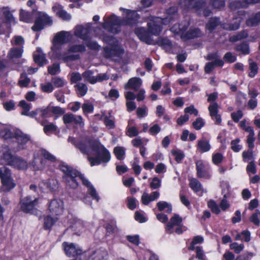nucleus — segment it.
<instances>
[{
    "instance_id": "10",
    "label": "nucleus",
    "mask_w": 260,
    "mask_h": 260,
    "mask_svg": "<svg viewBox=\"0 0 260 260\" xmlns=\"http://www.w3.org/2000/svg\"><path fill=\"white\" fill-rule=\"evenodd\" d=\"M41 158L35 157L31 163V165L35 171L42 170L44 169L46 166L47 161L54 162L56 161V157L45 150L41 151Z\"/></svg>"
},
{
    "instance_id": "36",
    "label": "nucleus",
    "mask_w": 260,
    "mask_h": 260,
    "mask_svg": "<svg viewBox=\"0 0 260 260\" xmlns=\"http://www.w3.org/2000/svg\"><path fill=\"white\" fill-rule=\"evenodd\" d=\"M49 112H51L56 115H60L64 113V111L59 107L49 106L47 109L42 111V116H46Z\"/></svg>"
},
{
    "instance_id": "18",
    "label": "nucleus",
    "mask_w": 260,
    "mask_h": 260,
    "mask_svg": "<svg viewBox=\"0 0 260 260\" xmlns=\"http://www.w3.org/2000/svg\"><path fill=\"white\" fill-rule=\"evenodd\" d=\"M37 203V199H32L30 196L26 197L21 201V209L24 212L34 213L35 207Z\"/></svg>"
},
{
    "instance_id": "2",
    "label": "nucleus",
    "mask_w": 260,
    "mask_h": 260,
    "mask_svg": "<svg viewBox=\"0 0 260 260\" xmlns=\"http://www.w3.org/2000/svg\"><path fill=\"white\" fill-rule=\"evenodd\" d=\"M176 8L172 7L167 10V16L164 19L151 17L150 21L148 22L149 31H146L144 28L139 27L135 30L136 35L142 41L148 44H152L153 41L151 35H158L161 31L162 24H168L173 19L177 17L176 14Z\"/></svg>"
},
{
    "instance_id": "49",
    "label": "nucleus",
    "mask_w": 260,
    "mask_h": 260,
    "mask_svg": "<svg viewBox=\"0 0 260 260\" xmlns=\"http://www.w3.org/2000/svg\"><path fill=\"white\" fill-rule=\"evenodd\" d=\"M51 82L55 87H61L63 86L66 83V81L60 77H56L52 79Z\"/></svg>"
},
{
    "instance_id": "14",
    "label": "nucleus",
    "mask_w": 260,
    "mask_h": 260,
    "mask_svg": "<svg viewBox=\"0 0 260 260\" xmlns=\"http://www.w3.org/2000/svg\"><path fill=\"white\" fill-rule=\"evenodd\" d=\"M197 175L200 178L208 179L211 176V169L209 165L202 160L196 162Z\"/></svg>"
},
{
    "instance_id": "42",
    "label": "nucleus",
    "mask_w": 260,
    "mask_h": 260,
    "mask_svg": "<svg viewBox=\"0 0 260 260\" xmlns=\"http://www.w3.org/2000/svg\"><path fill=\"white\" fill-rule=\"evenodd\" d=\"M22 48H13L10 50L8 56L10 59L20 58L22 56Z\"/></svg>"
},
{
    "instance_id": "44",
    "label": "nucleus",
    "mask_w": 260,
    "mask_h": 260,
    "mask_svg": "<svg viewBox=\"0 0 260 260\" xmlns=\"http://www.w3.org/2000/svg\"><path fill=\"white\" fill-rule=\"evenodd\" d=\"M41 124L44 126V132L47 135H49L51 133L55 132L57 128L56 125L52 123L45 124L43 122H42Z\"/></svg>"
},
{
    "instance_id": "8",
    "label": "nucleus",
    "mask_w": 260,
    "mask_h": 260,
    "mask_svg": "<svg viewBox=\"0 0 260 260\" xmlns=\"http://www.w3.org/2000/svg\"><path fill=\"white\" fill-rule=\"evenodd\" d=\"M103 40L110 45L104 48V56L107 58L117 60L120 58L124 53L123 48L119 44L117 40L111 36H104Z\"/></svg>"
},
{
    "instance_id": "13",
    "label": "nucleus",
    "mask_w": 260,
    "mask_h": 260,
    "mask_svg": "<svg viewBox=\"0 0 260 260\" xmlns=\"http://www.w3.org/2000/svg\"><path fill=\"white\" fill-rule=\"evenodd\" d=\"M182 219L177 214H175L170 219V221L167 224L166 228V232L168 234H171L174 232V228L177 226L175 232L180 234L182 233L183 230L181 224Z\"/></svg>"
},
{
    "instance_id": "17",
    "label": "nucleus",
    "mask_w": 260,
    "mask_h": 260,
    "mask_svg": "<svg viewBox=\"0 0 260 260\" xmlns=\"http://www.w3.org/2000/svg\"><path fill=\"white\" fill-rule=\"evenodd\" d=\"M48 209L52 215L59 216L62 214L64 210L63 202L60 199H54L49 203Z\"/></svg>"
},
{
    "instance_id": "55",
    "label": "nucleus",
    "mask_w": 260,
    "mask_h": 260,
    "mask_svg": "<svg viewBox=\"0 0 260 260\" xmlns=\"http://www.w3.org/2000/svg\"><path fill=\"white\" fill-rule=\"evenodd\" d=\"M20 19L21 21L25 22H30L31 21V18L30 14L23 10H21L20 12Z\"/></svg>"
},
{
    "instance_id": "52",
    "label": "nucleus",
    "mask_w": 260,
    "mask_h": 260,
    "mask_svg": "<svg viewBox=\"0 0 260 260\" xmlns=\"http://www.w3.org/2000/svg\"><path fill=\"white\" fill-rule=\"evenodd\" d=\"M41 88L44 92L50 93L54 90V86L52 82H47L45 84H41Z\"/></svg>"
},
{
    "instance_id": "35",
    "label": "nucleus",
    "mask_w": 260,
    "mask_h": 260,
    "mask_svg": "<svg viewBox=\"0 0 260 260\" xmlns=\"http://www.w3.org/2000/svg\"><path fill=\"white\" fill-rule=\"evenodd\" d=\"M248 63L249 70L248 76L250 78H253L258 73V67L257 64L251 58L248 59Z\"/></svg>"
},
{
    "instance_id": "23",
    "label": "nucleus",
    "mask_w": 260,
    "mask_h": 260,
    "mask_svg": "<svg viewBox=\"0 0 260 260\" xmlns=\"http://www.w3.org/2000/svg\"><path fill=\"white\" fill-rule=\"evenodd\" d=\"M88 255V260H107L108 257L107 251L103 248L90 251Z\"/></svg>"
},
{
    "instance_id": "1",
    "label": "nucleus",
    "mask_w": 260,
    "mask_h": 260,
    "mask_svg": "<svg viewBox=\"0 0 260 260\" xmlns=\"http://www.w3.org/2000/svg\"><path fill=\"white\" fill-rule=\"evenodd\" d=\"M68 141L74 144L83 154L87 155L91 166L106 164L111 159L110 152L98 141H77L70 137Z\"/></svg>"
},
{
    "instance_id": "12",
    "label": "nucleus",
    "mask_w": 260,
    "mask_h": 260,
    "mask_svg": "<svg viewBox=\"0 0 260 260\" xmlns=\"http://www.w3.org/2000/svg\"><path fill=\"white\" fill-rule=\"evenodd\" d=\"M0 178L5 190L9 191L15 186V183L11 177V171L8 168H0Z\"/></svg>"
},
{
    "instance_id": "38",
    "label": "nucleus",
    "mask_w": 260,
    "mask_h": 260,
    "mask_svg": "<svg viewBox=\"0 0 260 260\" xmlns=\"http://www.w3.org/2000/svg\"><path fill=\"white\" fill-rule=\"evenodd\" d=\"M58 218H53L50 215L46 216L44 219V228L46 230L50 229L52 226L56 222Z\"/></svg>"
},
{
    "instance_id": "22",
    "label": "nucleus",
    "mask_w": 260,
    "mask_h": 260,
    "mask_svg": "<svg viewBox=\"0 0 260 260\" xmlns=\"http://www.w3.org/2000/svg\"><path fill=\"white\" fill-rule=\"evenodd\" d=\"M57 58L66 62L67 66H71L70 62L79 59L80 56L78 54L73 53V51H70V48H68L67 51L57 55Z\"/></svg>"
},
{
    "instance_id": "59",
    "label": "nucleus",
    "mask_w": 260,
    "mask_h": 260,
    "mask_svg": "<svg viewBox=\"0 0 260 260\" xmlns=\"http://www.w3.org/2000/svg\"><path fill=\"white\" fill-rule=\"evenodd\" d=\"M208 206L212 210V212L215 214H219L220 212L218 206L213 200H210L208 202Z\"/></svg>"
},
{
    "instance_id": "33",
    "label": "nucleus",
    "mask_w": 260,
    "mask_h": 260,
    "mask_svg": "<svg viewBox=\"0 0 260 260\" xmlns=\"http://www.w3.org/2000/svg\"><path fill=\"white\" fill-rule=\"evenodd\" d=\"M103 120L106 127L109 129L114 128L115 126L114 117L111 115V113H109L108 115H103Z\"/></svg>"
},
{
    "instance_id": "29",
    "label": "nucleus",
    "mask_w": 260,
    "mask_h": 260,
    "mask_svg": "<svg viewBox=\"0 0 260 260\" xmlns=\"http://www.w3.org/2000/svg\"><path fill=\"white\" fill-rule=\"evenodd\" d=\"M229 193V186L228 184H225L222 186V194L223 195V199L221 201L220 203V207L221 209L225 211L230 207V204L228 202L226 198L228 197Z\"/></svg>"
},
{
    "instance_id": "58",
    "label": "nucleus",
    "mask_w": 260,
    "mask_h": 260,
    "mask_svg": "<svg viewBox=\"0 0 260 260\" xmlns=\"http://www.w3.org/2000/svg\"><path fill=\"white\" fill-rule=\"evenodd\" d=\"M172 155L175 157V160L178 162H180L184 157L183 152L179 150H173L172 151Z\"/></svg>"
},
{
    "instance_id": "15",
    "label": "nucleus",
    "mask_w": 260,
    "mask_h": 260,
    "mask_svg": "<svg viewBox=\"0 0 260 260\" xmlns=\"http://www.w3.org/2000/svg\"><path fill=\"white\" fill-rule=\"evenodd\" d=\"M2 14H3L8 23L10 24H15L16 23L15 18L10 11V9L8 7H0V35L5 32V23Z\"/></svg>"
},
{
    "instance_id": "16",
    "label": "nucleus",
    "mask_w": 260,
    "mask_h": 260,
    "mask_svg": "<svg viewBox=\"0 0 260 260\" xmlns=\"http://www.w3.org/2000/svg\"><path fill=\"white\" fill-rule=\"evenodd\" d=\"M52 22V19L45 13L38 12L37 18L35 25L32 27V29L34 31H39L43 29L44 25L51 24Z\"/></svg>"
},
{
    "instance_id": "39",
    "label": "nucleus",
    "mask_w": 260,
    "mask_h": 260,
    "mask_svg": "<svg viewBox=\"0 0 260 260\" xmlns=\"http://www.w3.org/2000/svg\"><path fill=\"white\" fill-rule=\"evenodd\" d=\"M260 23V12L251 16L246 21L248 26H255Z\"/></svg>"
},
{
    "instance_id": "21",
    "label": "nucleus",
    "mask_w": 260,
    "mask_h": 260,
    "mask_svg": "<svg viewBox=\"0 0 260 260\" xmlns=\"http://www.w3.org/2000/svg\"><path fill=\"white\" fill-rule=\"evenodd\" d=\"M39 187L43 192L47 193L55 190L58 188V182L55 179H50L41 182Z\"/></svg>"
},
{
    "instance_id": "34",
    "label": "nucleus",
    "mask_w": 260,
    "mask_h": 260,
    "mask_svg": "<svg viewBox=\"0 0 260 260\" xmlns=\"http://www.w3.org/2000/svg\"><path fill=\"white\" fill-rule=\"evenodd\" d=\"M242 19V18L241 17H237L234 20L233 22L231 24H222L221 25V27L225 29L230 30H236L239 27Z\"/></svg>"
},
{
    "instance_id": "32",
    "label": "nucleus",
    "mask_w": 260,
    "mask_h": 260,
    "mask_svg": "<svg viewBox=\"0 0 260 260\" xmlns=\"http://www.w3.org/2000/svg\"><path fill=\"white\" fill-rule=\"evenodd\" d=\"M142 80L139 78H132L130 79L125 85V88H129L138 90L142 85Z\"/></svg>"
},
{
    "instance_id": "48",
    "label": "nucleus",
    "mask_w": 260,
    "mask_h": 260,
    "mask_svg": "<svg viewBox=\"0 0 260 260\" xmlns=\"http://www.w3.org/2000/svg\"><path fill=\"white\" fill-rule=\"evenodd\" d=\"M77 92L80 96H84L87 91V87L85 84L79 83L76 85Z\"/></svg>"
},
{
    "instance_id": "9",
    "label": "nucleus",
    "mask_w": 260,
    "mask_h": 260,
    "mask_svg": "<svg viewBox=\"0 0 260 260\" xmlns=\"http://www.w3.org/2000/svg\"><path fill=\"white\" fill-rule=\"evenodd\" d=\"M189 25L188 21H185L181 24H176L171 27V30L175 34L179 35L183 40H187L194 38L200 37L202 32L197 28H190L187 31Z\"/></svg>"
},
{
    "instance_id": "40",
    "label": "nucleus",
    "mask_w": 260,
    "mask_h": 260,
    "mask_svg": "<svg viewBox=\"0 0 260 260\" xmlns=\"http://www.w3.org/2000/svg\"><path fill=\"white\" fill-rule=\"evenodd\" d=\"M250 233L247 230L243 231L241 233H237L235 236L236 240H242L248 242L250 241Z\"/></svg>"
},
{
    "instance_id": "51",
    "label": "nucleus",
    "mask_w": 260,
    "mask_h": 260,
    "mask_svg": "<svg viewBox=\"0 0 260 260\" xmlns=\"http://www.w3.org/2000/svg\"><path fill=\"white\" fill-rule=\"evenodd\" d=\"M236 50L240 51L244 55L248 54L250 53L249 45L246 43H242L237 46Z\"/></svg>"
},
{
    "instance_id": "61",
    "label": "nucleus",
    "mask_w": 260,
    "mask_h": 260,
    "mask_svg": "<svg viewBox=\"0 0 260 260\" xmlns=\"http://www.w3.org/2000/svg\"><path fill=\"white\" fill-rule=\"evenodd\" d=\"M248 36V33L246 31H243L238 34L236 36H234L231 37L230 38V40L231 42H236L238 40H240L242 39L245 38Z\"/></svg>"
},
{
    "instance_id": "27",
    "label": "nucleus",
    "mask_w": 260,
    "mask_h": 260,
    "mask_svg": "<svg viewBox=\"0 0 260 260\" xmlns=\"http://www.w3.org/2000/svg\"><path fill=\"white\" fill-rule=\"evenodd\" d=\"M52 9L56 15L62 19L68 21L71 19V15L62 9V7L59 4H55Z\"/></svg>"
},
{
    "instance_id": "26",
    "label": "nucleus",
    "mask_w": 260,
    "mask_h": 260,
    "mask_svg": "<svg viewBox=\"0 0 260 260\" xmlns=\"http://www.w3.org/2000/svg\"><path fill=\"white\" fill-rule=\"evenodd\" d=\"M34 59L35 62L40 66H43L48 63L45 54L41 48H37L34 53Z\"/></svg>"
},
{
    "instance_id": "53",
    "label": "nucleus",
    "mask_w": 260,
    "mask_h": 260,
    "mask_svg": "<svg viewBox=\"0 0 260 260\" xmlns=\"http://www.w3.org/2000/svg\"><path fill=\"white\" fill-rule=\"evenodd\" d=\"M60 71V66L58 63H55L52 66H49L48 68V73L52 75L59 73Z\"/></svg>"
},
{
    "instance_id": "31",
    "label": "nucleus",
    "mask_w": 260,
    "mask_h": 260,
    "mask_svg": "<svg viewBox=\"0 0 260 260\" xmlns=\"http://www.w3.org/2000/svg\"><path fill=\"white\" fill-rule=\"evenodd\" d=\"M159 196V193L158 191H154L150 194L147 193H144L142 196L141 200L143 204L148 205L150 202L156 200Z\"/></svg>"
},
{
    "instance_id": "37",
    "label": "nucleus",
    "mask_w": 260,
    "mask_h": 260,
    "mask_svg": "<svg viewBox=\"0 0 260 260\" xmlns=\"http://www.w3.org/2000/svg\"><path fill=\"white\" fill-rule=\"evenodd\" d=\"M198 149L202 152H208L211 149V145L208 141L200 140L198 142Z\"/></svg>"
},
{
    "instance_id": "19",
    "label": "nucleus",
    "mask_w": 260,
    "mask_h": 260,
    "mask_svg": "<svg viewBox=\"0 0 260 260\" xmlns=\"http://www.w3.org/2000/svg\"><path fill=\"white\" fill-rule=\"evenodd\" d=\"M73 35L71 31H61L57 33L54 38V44H64L72 41Z\"/></svg>"
},
{
    "instance_id": "25",
    "label": "nucleus",
    "mask_w": 260,
    "mask_h": 260,
    "mask_svg": "<svg viewBox=\"0 0 260 260\" xmlns=\"http://www.w3.org/2000/svg\"><path fill=\"white\" fill-rule=\"evenodd\" d=\"M260 0H232L230 4L232 9L235 8H246L249 5L257 3Z\"/></svg>"
},
{
    "instance_id": "46",
    "label": "nucleus",
    "mask_w": 260,
    "mask_h": 260,
    "mask_svg": "<svg viewBox=\"0 0 260 260\" xmlns=\"http://www.w3.org/2000/svg\"><path fill=\"white\" fill-rule=\"evenodd\" d=\"M157 206L159 211H162L166 209L167 212L171 213L172 210L171 205L166 202H159L157 204Z\"/></svg>"
},
{
    "instance_id": "5",
    "label": "nucleus",
    "mask_w": 260,
    "mask_h": 260,
    "mask_svg": "<svg viewBox=\"0 0 260 260\" xmlns=\"http://www.w3.org/2000/svg\"><path fill=\"white\" fill-rule=\"evenodd\" d=\"M0 137L4 139H11L12 143L9 146L14 152H17L24 148V145L29 140V137L21 131L14 129L10 126L1 125L0 126Z\"/></svg>"
},
{
    "instance_id": "41",
    "label": "nucleus",
    "mask_w": 260,
    "mask_h": 260,
    "mask_svg": "<svg viewBox=\"0 0 260 260\" xmlns=\"http://www.w3.org/2000/svg\"><path fill=\"white\" fill-rule=\"evenodd\" d=\"M114 154L118 160H123L125 157V148L121 146H117L114 148Z\"/></svg>"
},
{
    "instance_id": "64",
    "label": "nucleus",
    "mask_w": 260,
    "mask_h": 260,
    "mask_svg": "<svg viewBox=\"0 0 260 260\" xmlns=\"http://www.w3.org/2000/svg\"><path fill=\"white\" fill-rule=\"evenodd\" d=\"M150 186L153 189L159 188L161 186V180L157 177H154L150 184Z\"/></svg>"
},
{
    "instance_id": "43",
    "label": "nucleus",
    "mask_w": 260,
    "mask_h": 260,
    "mask_svg": "<svg viewBox=\"0 0 260 260\" xmlns=\"http://www.w3.org/2000/svg\"><path fill=\"white\" fill-rule=\"evenodd\" d=\"M82 76L84 80L89 82L91 84H94L96 83L95 76H93V72L91 71L88 70L84 72Z\"/></svg>"
},
{
    "instance_id": "3",
    "label": "nucleus",
    "mask_w": 260,
    "mask_h": 260,
    "mask_svg": "<svg viewBox=\"0 0 260 260\" xmlns=\"http://www.w3.org/2000/svg\"><path fill=\"white\" fill-rule=\"evenodd\" d=\"M176 8L172 7L167 10V16L164 19L151 17L150 21L148 22L149 31H146L144 28L139 27L135 30L136 35L142 41L148 44H152L153 41L151 35H158L161 31L162 24H168L173 19L177 17L176 14Z\"/></svg>"
},
{
    "instance_id": "7",
    "label": "nucleus",
    "mask_w": 260,
    "mask_h": 260,
    "mask_svg": "<svg viewBox=\"0 0 260 260\" xmlns=\"http://www.w3.org/2000/svg\"><path fill=\"white\" fill-rule=\"evenodd\" d=\"M7 146L0 147V162L13 167L19 170H24L27 167V162L22 158L13 156Z\"/></svg>"
},
{
    "instance_id": "20",
    "label": "nucleus",
    "mask_w": 260,
    "mask_h": 260,
    "mask_svg": "<svg viewBox=\"0 0 260 260\" xmlns=\"http://www.w3.org/2000/svg\"><path fill=\"white\" fill-rule=\"evenodd\" d=\"M62 247L66 254L69 256L80 255L82 250L78 246L72 243L63 242Z\"/></svg>"
},
{
    "instance_id": "60",
    "label": "nucleus",
    "mask_w": 260,
    "mask_h": 260,
    "mask_svg": "<svg viewBox=\"0 0 260 260\" xmlns=\"http://www.w3.org/2000/svg\"><path fill=\"white\" fill-rule=\"evenodd\" d=\"M4 108L7 111L13 110L15 109V103L13 101L10 100L3 103Z\"/></svg>"
},
{
    "instance_id": "63",
    "label": "nucleus",
    "mask_w": 260,
    "mask_h": 260,
    "mask_svg": "<svg viewBox=\"0 0 260 260\" xmlns=\"http://www.w3.org/2000/svg\"><path fill=\"white\" fill-rule=\"evenodd\" d=\"M138 204V201L132 197L127 198V206L129 209L131 210H134L135 209Z\"/></svg>"
},
{
    "instance_id": "47",
    "label": "nucleus",
    "mask_w": 260,
    "mask_h": 260,
    "mask_svg": "<svg viewBox=\"0 0 260 260\" xmlns=\"http://www.w3.org/2000/svg\"><path fill=\"white\" fill-rule=\"evenodd\" d=\"M219 24V20L217 18H212L206 25V28L209 31L213 30L215 27Z\"/></svg>"
},
{
    "instance_id": "28",
    "label": "nucleus",
    "mask_w": 260,
    "mask_h": 260,
    "mask_svg": "<svg viewBox=\"0 0 260 260\" xmlns=\"http://www.w3.org/2000/svg\"><path fill=\"white\" fill-rule=\"evenodd\" d=\"M18 106L23 109L21 113V115L27 116L30 117H33L37 115V113L35 111L29 112V110L31 108V105L26 103L25 101H21L19 103Z\"/></svg>"
},
{
    "instance_id": "54",
    "label": "nucleus",
    "mask_w": 260,
    "mask_h": 260,
    "mask_svg": "<svg viewBox=\"0 0 260 260\" xmlns=\"http://www.w3.org/2000/svg\"><path fill=\"white\" fill-rule=\"evenodd\" d=\"M191 250H194L196 253V257L201 260H205V255L202 247L200 246H197L193 249H189Z\"/></svg>"
},
{
    "instance_id": "11",
    "label": "nucleus",
    "mask_w": 260,
    "mask_h": 260,
    "mask_svg": "<svg viewBox=\"0 0 260 260\" xmlns=\"http://www.w3.org/2000/svg\"><path fill=\"white\" fill-rule=\"evenodd\" d=\"M91 31L92 26L90 23L78 25L74 28L73 34L74 36L86 42L91 37Z\"/></svg>"
},
{
    "instance_id": "30",
    "label": "nucleus",
    "mask_w": 260,
    "mask_h": 260,
    "mask_svg": "<svg viewBox=\"0 0 260 260\" xmlns=\"http://www.w3.org/2000/svg\"><path fill=\"white\" fill-rule=\"evenodd\" d=\"M134 123V120H129L128 121V124L126 128V135L131 138L136 137L139 134V132L137 128L135 126L133 125Z\"/></svg>"
},
{
    "instance_id": "24",
    "label": "nucleus",
    "mask_w": 260,
    "mask_h": 260,
    "mask_svg": "<svg viewBox=\"0 0 260 260\" xmlns=\"http://www.w3.org/2000/svg\"><path fill=\"white\" fill-rule=\"evenodd\" d=\"M218 107L219 106L217 103H211L208 107L210 116L212 119L215 120L216 123L218 124H220L221 122L220 116L218 113Z\"/></svg>"
},
{
    "instance_id": "4",
    "label": "nucleus",
    "mask_w": 260,
    "mask_h": 260,
    "mask_svg": "<svg viewBox=\"0 0 260 260\" xmlns=\"http://www.w3.org/2000/svg\"><path fill=\"white\" fill-rule=\"evenodd\" d=\"M60 170L64 173L63 180L67 184L72 188H76L78 186V182L80 180L83 185L88 188V192L96 201H99L100 197L93 185L84 177L80 174L77 170L73 169L68 166L62 165Z\"/></svg>"
},
{
    "instance_id": "50",
    "label": "nucleus",
    "mask_w": 260,
    "mask_h": 260,
    "mask_svg": "<svg viewBox=\"0 0 260 260\" xmlns=\"http://www.w3.org/2000/svg\"><path fill=\"white\" fill-rule=\"evenodd\" d=\"M230 247L236 253H239L243 250L244 245L243 244H238V243L234 242L230 244Z\"/></svg>"
},
{
    "instance_id": "62",
    "label": "nucleus",
    "mask_w": 260,
    "mask_h": 260,
    "mask_svg": "<svg viewBox=\"0 0 260 260\" xmlns=\"http://www.w3.org/2000/svg\"><path fill=\"white\" fill-rule=\"evenodd\" d=\"M24 43V39L21 36H15L11 41L13 45L22 46Z\"/></svg>"
},
{
    "instance_id": "6",
    "label": "nucleus",
    "mask_w": 260,
    "mask_h": 260,
    "mask_svg": "<svg viewBox=\"0 0 260 260\" xmlns=\"http://www.w3.org/2000/svg\"><path fill=\"white\" fill-rule=\"evenodd\" d=\"M125 19L124 20H121L114 14L108 17L105 16L102 24L103 28L112 33H117L120 31L121 25H132L138 22L139 15L136 11L127 10L125 11Z\"/></svg>"
},
{
    "instance_id": "45",
    "label": "nucleus",
    "mask_w": 260,
    "mask_h": 260,
    "mask_svg": "<svg viewBox=\"0 0 260 260\" xmlns=\"http://www.w3.org/2000/svg\"><path fill=\"white\" fill-rule=\"evenodd\" d=\"M69 48H70V51H73L75 54L85 51V46L83 44H73L70 45Z\"/></svg>"
},
{
    "instance_id": "57",
    "label": "nucleus",
    "mask_w": 260,
    "mask_h": 260,
    "mask_svg": "<svg viewBox=\"0 0 260 260\" xmlns=\"http://www.w3.org/2000/svg\"><path fill=\"white\" fill-rule=\"evenodd\" d=\"M239 138L236 139L231 142V149L235 152H239L241 150L242 146L239 143L240 142Z\"/></svg>"
},
{
    "instance_id": "56",
    "label": "nucleus",
    "mask_w": 260,
    "mask_h": 260,
    "mask_svg": "<svg viewBox=\"0 0 260 260\" xmlns=\"http://www.w3.org/2000/svg\"><path fill=\"white\" fill-rule=\"evenodd\" d=\"M190 187L194 191H198L201 189V184L196 179H191L189 183Z\"/></svg>"
}]
</instances>
